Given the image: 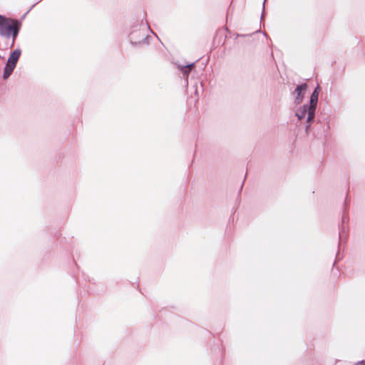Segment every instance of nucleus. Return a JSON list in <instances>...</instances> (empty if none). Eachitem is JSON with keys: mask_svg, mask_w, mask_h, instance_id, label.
Masks as SVG:
<instances>
[{"mask_svg": "<svg viewBox=\"0 0 365 365\" xmlns=\"http://www.w3.org/2000/svg\"><path fill=\"white\" fill-rule=\"evenodd\" d=\"M319 87H317L315 90L313 91L309 101V106H311V112H313V110H316L317 104L318 102V97H319V91H318Z\"/></svg>", "mask_w": 365, "mask_h": 365, "instance_id": "39448f33", "label": "nucleus"}, {"mask_svg": "<svg viewBox=\"0 0 365 365\" xmlns=\"http://www.w3.org/2000/svg\"><path fill=\"white\" fill-rule=\"evenodd\" d=\"M21 53V51L20 49H16L10 54L4 71L3 77L4 79L8 78L12 73L19 59Z\"/></svg>", "mask_w": 365, "mask_h": 365, "instance_id": "7ed1b4c3", "label": "nucleus"}, {"mask_svg": "<svg viewBox=\"0 0 365 365\" xmlns=\"http://www.w3.org/2000/svg\"><path fill=\"white\" fill-rule=\"evenodd\" d=\"M307 86V84H302L300 86H298L294 92V94L295 95V103L297 104L300 103L302 101L304 95L306 92Z\"/></svg>", "mask_w": 365, "mask_h": 365, "instance_id": "20e7f679", "label": "nucleus"}, {"mask_svg": "<svg viewBox=\"0 0 365 365\" xmlns=\"http://www.w3.org/2000/svg\"><path fill=\"white\" fill-rule=\"evenodd\" d=\"M311 110L312 109L309 105H304L299 107L295 111V115L299 120H301L307 118V122L309 123V125L306 126V132H308L310 123L313 121L315 115L316 110H313V112H311Z\"/></svg>", "mask_w": 365, "mask_h": 365, "instance_id": "f03ea898", "label": "nucleus"}, {"mask_svg": "<svg viewBox=\"0 0 365 365\" xmlns=\"http://www.w3.org/2000/svg\"><path fill=\"white\" fill-rule=\"evenodd\" d=\"M21 24L17 21L0 15V35L6 38L12 36L13 41L18 35Z\"/></svg>", "mask_w": 365, "mask_h": 365, "instance_id": "f257e3e1", "label": "nucleus"}, {"mask_svg": "<svg viewBox=\"0 0 365 365\" xmlns=\"http://www.w3.org/2000/svg\"><path fill=\"white\" fill-rule=\"evenodd\" d=\"M192 66H193V64H192H192H190V65H187V66H183V67L182 68V71L183 73H184L185 75H188V73H189V72H190V69H191V68H192Z\"/></svg>", "mask_w": 365, "mask_h": 365, "instance_id": "423d86ee", "label": "nucleus"}]
</instances>
